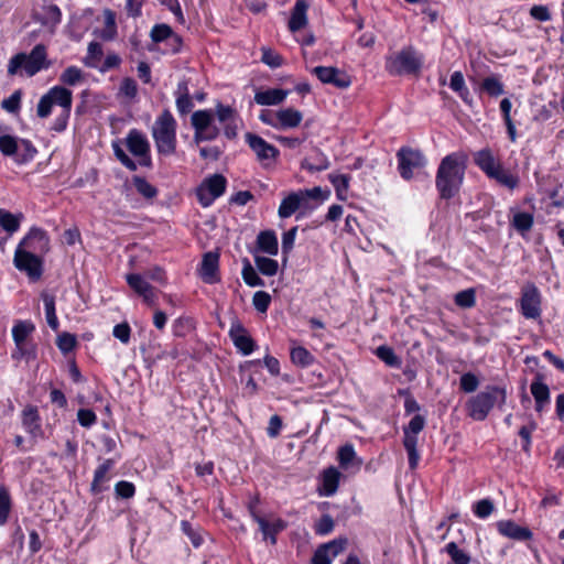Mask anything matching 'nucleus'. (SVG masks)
<instances>
[{
	"mask_svg": "<svg viewBox=\"0 0 564 564\" xmlns=\"http://www.w3.org/2000/svg\"><path fill=\"white\" fill-rule=\"evenodd\" d=\"M33 241L40 243L41 250L47 249L48 238L46 232L40 228H32L17 248L13 263L19 271L25 272L31 280L36 281L42 275V261L32 252L23 249V247L33 248Z\"/></svg>",
	"mask_w": 564,
	"mask_h": 564,
	"instance_id": "nucleus-2",
	"label": "nucleus"
},
{
	"mask_svg": "<svg viewBox=\"0 0 564 564\" xmlns=\"http://www.w3.org/2000/svg\"><path fill=\"white\" fill-rule=\"evenodd\" d=\"M466 165L467 155L463 152H453L442 159L435 177L441 198L451 199L459 192Z\"/></svg>",
	"mask_w": 564,
	"mask_h": 564,
	"instance_id": "nucleus-1",
	"label": "nucleus"
},
{
	"mask_svg": "<svg viewBox=\"0 0 564 564\" xmlns=\"http://www.w3.org/2000/svg\"><path fill=\"white\" fill-rule=\"evenodd\" d=\"M530 390L535 400V411L540 413L550 403V389L542 381V377L538 375L531 383Z\"/></svg>",
	"mask_w": 564,
	"mask_h": 564,
	"instance_id": "nucleus-19",
	"label": "nucleus"
},
{
	"mask_svg": "<svg viewBox=\"0 0 564 564\" xmlns=\"http://www.w3.org/2000/svg\"><path fill=\"white\" fill-rule=\"evenodd\" d=\"M132 182L138 193L142 195L144 198L151 199L158 195L156 187L150 184L144 177L133 176Z\"/></svg>",
	"mask_w": 564,
	"mask_h": 564,
	"instance_id": "nucleus-41",
	"label": "nucleus"
},
{
	"mask_svg": "<svg viewBox=\"0 0 564 564\" xmlns=\"http://www.w3.org/2000/svg\"><path fill=\"white\" fill-rule=\"evenodd\" d=\"M356 459V452L352 445L347 444L338 451V462L343 468H348Z\"/></svg>",
	"mask_w": 564,
	"mask_h": 564,
	"instance_id": "nucleus-53",
	"label": "nucleus"
},
{
	"mask_svg": "<svg viewBox=\"0 0 564 564\" xmlns=\"http://www.w3.org/2000/svg\"><path fill=\"white\" fill-rule=\"evenodd\" d=\"M257 245L259 250L262 252H265L270 256L278 254L279 251V245H278V238L272 230H264L261 231L257 237Z\"/></svg>",
	"mask_w": 564,
	"mask_h": 564,
	"instance_id": "nucleus-26",
	"label": "nucleus"
},
{
	"mask_svg": "<svg viewBox=\"0 0 564 564\" xmlns=\"http://www.w3.org/2000/svg\"><path fill=\"white\" fill-rule=\"evenodd\" d=\"M288 96V90L273 88V89H267L263 91H257L254 95V101L258 105L263 106H272V105H279Z\"/></svg>",
	"mask_w": 564,
	"mask_h": 564,
	"instance_id": "nucleus-23",
	"label": "nucleus"
},
{
	"mask_svg": "<svg viewBox=\"0 0 564 564\" xmlns=\"http://www.w3.org/2000/svg\"><path fill=\"white\" fill-rule=\"evenodd\" d=\"M316 75L323 84L333 85L340 89L347 88L351 84V77L348 73H316Z\"/></svg>",
	"mask_w": 564,
	"mask_h": 564,
	"instance_id": "nucleus-31",
	"label": "nucleus"
},
{
	"mask_svg": "<svg viewBox=\"0 0 564 564\" xmlns=\"http://www.w3.org/2000/svg\"><path fill=\"white\" fill-rule=\"evenodd\" d=\"M229 336L235 347L242 355H250L254 350V340L250 337L247 329L242 326L241 323L235 322L231 324V327L229 329Z\"/></svg>",
	"mask_w": 564,
	"mask_h": 564,
	"instance_id": "nucleus-15",
	"label": "nucleus"
},
{
	"mask_svg": "<svg viewBox=\"0 0 564 564\" xmlns=\"http://www.w3.org/2000/svg\"><path fill=\"white\" fill-rule=\"evenodd\" d=\"M328 180L335 187L337 197L341 200L346 199L350 176L347 174H329Z\"/></svg>",
	"mask_w": 564,
	"mask_h": 564,
	"instance_id": "nucleus-36",
	"label": "nucleus"
},
{
	"mask_svg": "<svg viewBox=\"0 0 564 564\" xmlns=\"http://www.w3.org/2000/svg\"><path fill=\"white\" fill-rule=\"evenodd\" d=\"M102 46L98 42H91L88 45V54L86 56V66L95 68L98 67L102 57Z\"/></svg>",
	"mask_w": 564,
	"mask_h": 564,
	"instance_id": "nucleus-46",
	"label": "nucleus"
},
{
	"mask_svg": "<svg viewBox=\"0 0 564 564\" xmlns=\"http://www.w3.org/2000/svg\"><path fill=\"white\" fill-rule=\"evenodd\" d=\"M473 510L476 517L485 519L494 512L495 505L490 499L486 498L477 501L474 505Z\"/></svg>",
	"mask_w": 564,
	"mask_h": 564,
	"instance_id": "nucleus-54",
	"label": "nucleus"
},
{
	"mask_svg": "<svg viewBox=\"0 0 564 564\" xmlns=\"http://www.w3.org/2000/svg\"><path fill=\"white\" fill-rule=\"evenodd\" d=\"M112 335L122 344L127 345L130 341L131 328L129 324L126 322L117 324L113 327Z\"/></svg>",
	"mask_w": 564,
	"mask_h": 564,
	"instance_id": "nucleus-62",
	"label": "nucleus"
},
{
	"mask_svg": "<svg viewBox=\"0 0 564 564\" xmlns=\"http://www.w3.org/2000/svg\"><path fill=\"white\" fill-rule=\"evenodd\" d=\"M0 151L6 156L14 155L18 151L17 138L9 134L0 135Z\"/></svg>",
	"mask_w": 564,
	"mask_h": 564,
	"instance_id": "nucleus-52",
	"label": "nucleus"
},
{
	"mask_svg": "<svg viewBox=\"0 0 564 564\" xmlns=\"http://www.w3.org/2000/svg\"><path fill=\"white\" fill-rule=\"evenodd\" d=\"M300 208L307 207L303 200V195L299 191L291 193L281 202L278 214L281 218H289Z\"/></svg>",
	"mask_w": 564,
	"mask_h": 564,
	"instance_id": "nucleus-20",
	"label": "nucleus"
},
{
	"mask_svg": "<svg viewBox=\"0 0 564 564\" xmlns=\"http://www.w3.org/2000/svg\"><path fill=\"white\" fill-rule=\"evenodd\" d=\"M214 120V116L212 110H197L193 112L191 118V123L195 130V132H198L205 128H208L212 126Z\"/></svg>",
	"mask_w": 564,
	"mask_h": 564,
	"instance_id": "nucleus-38",
	"label": "nucleus"
},
{
	"mask_svg": "<svg viewBox=\"0 0 564 564\" xmlns=\"http://www.w3.org/2000/svg\"><path fill=\"white\" fill-rule=\"evenodd\" d=\"M113 153L116 158L120 161V163L129 169L130 171L137 170V163L124 152L121 145L118 142L112 144Z\"/></svg>",
	"mask_w": 564,
	"mask_h": 564,
	"instance_id": "nucleus-57",
	"label": "nucleus"
},
{
	"mask_svg": "<svg viewBox=\"0 0 564 564\" xmlns=\"http://www.w3.org/2000/svg\"><path fill=\"white\" fill-rule=\"evenodd\" d=\"M50 65L46 61L45 47L41 44L36 45L30 54L19 53L14 55L8 65V70H41Z\"/></svg>",
	"mask_w": 564,
	"mask_h": 564,
	"instance_id": "nucleus-6",
	"label": "nucleus"
},
{
	"mask_svg": "<svg viewBox=\"0 0 564 564\" xmlns=\"http://www.w3.org/2000/svg\"><path fill=\"white\" fill-rule=\"evenodd\" d=\"M176 127V120L167 109L163 110L155 119L152 127V137L160 154L169 156L175 153Z\"/></svg>",
	"mask_w": 564,
	"mask_h": 564,
	"instance_id": "nucleus-3",
	"label": "nucleus"
},
{
	"mask_svg": "<svg viewBox=\"0 0 564 564\" xmlns=\"http://www.w3.org/2000/svg\"><path fill=\"white\" fill-rule=\"evenodd\" d=\"M254 262L258 270L264 275L272 276L278 272L279 264L273 259L257 256Z\"/></svg>",
	"mask_w": 564,
	"mask_h": 564,
	"instance_id": "nucleus-45",
	"label": "nucleus"
},
{
	"mask_svg": "<svg viewBox=\"0 0 564 564\" xmlns=\"http://www.w3.org/2000/svg\"><path fill=\"white\" fill-rule=\"evenodd\" d=\"M22 425L33 440L44 437L41 417L36 406L28 405L24 408L22 411Z\"/></svg>",
	"mask_w": 564,
	"mask_h": 564,
	"instance_id": "nucleus-16",
	"label": "nucleus"
},
{
	"mask_svg": "<svg viewBox=\"0 0 564 564\" xmlns=\"http://www.w3.org/2000/svg\"><path fill=\"white\" fill-rule=\"evenodd\" d=\"M308 3L306 0H296L292 11L291 17L288 23L289 30L292 33H295L302 29H304L307 23V10H308Z\"/></svg>",
	"mask_w": 564,
	"mask_h": 564,
	"instance_id": "nucleus-18",
	"label": "nucleus"
},
{
	"mask_svg": "<svg viewBox=\"0 0 564 564\" xmlns=\"http://www.w3.org/2000/svg\"><path fill=\"white\" fill-rule=\"evenodd\" d=\"M119 93L127 98H134L138 93L137 83L132 78L126 77L120 85Z\"/></svg>",
	"mask_w": 564,
	"mask_h": 564,
	"instance_id": "nucleus-64",
	"label": "nucleus"
},
{
	"mask_svg": "<svg viewBox=\"0 0 564 564\" xmlns=\"http://www.w3.org/2000/svg\"><path fill=\"white\" fill-rule=\"evenodd\" d=\"M56 345L63 354L72 351L76 346V337L69 333L58 335Z\"/></svg>",
	"mask_w": 564,
	"mask_h": 564,
	"instance_id": "nucleus-58",
	"label": "nucleus"
},
{
	"mask_svg": "<svg viewBox=\"0 0 564 564\" xmlns=\"http://www.w3.org/2000/svg\"><path fill=\"white\" fill-rule=\"evenodd\" d=\"M11 510V498L4 487H0V525L7 523Z\"/></svg>",
	"mask_w": 564,
	"mask_h": 564,
	"instance_id": "nucleus-50",
	"label": "nucleus"
},
{
	"mask_svg": "<svg viewBox=\"0 0 564 564\" xmlns=\"http://www.w3.org/2000/svg\"><path fill=\"white\" fill-rule=\"evenodd\" d=\"M245 283L249 286H263L264 281L258 275L248 259L243 260V267L241 271Z\"/></svg>",
	"mask_w": 564,
	"mask_h": 564,
	"instance_id": "nucleus-40",
	"label": "nucleus"
},
{
	"mask_svg": "<svg viewBox=\"0 0 564 564\" xmlns=\"http://www.w3.org/2000/svg\"><path fill=\"white\" fill-rule=\"evenodd\" d=\"M475 164L489 176L501 164L492 154L491 150L486 148L479 150L474 155Z\"/></svg>",
	"mask_w": 564,
	"mask_h": 564,
	"instance_id": "nucleus-22",
	"label": "nucleus"
},
{
	"mask_svg": "<svg viewBox=\"0 0 564 564\" xmlns=\"http://www.w3.org/2000/svg\"><path fill=\"white\" fill-rule=\"evenodd\" d=\"M481 89L491 97H498L505 93L502 83L494 76L484 79Z\"/></svg>",
	"mask_w": 564,
	"mask_h": 564,
	"instance_id": "nucleus-49",
	"label": "nucleus"
},
{
	"mask_svg": "<svg viewBox=\"0 0 564 564\" xmlns=\"http://www.w3.org/2000/svg\"><path fill=\"white\" fill-rule=\"evenodd\" d=\"M54 105L62 107V111L70 112L72 109V91L62 86H55L47 91Z\"/></svg>",
	"mask_w": 564,
	"mask_h": 564,
	"instance_id": "nucleus-24",
	"label": "nucleus"
},
{
	"mask_svg": "<svg viewBox=\"0 0 564 564\" xmlns=\"http://www.w3.org/2000/svg\"><path fill=\"white\" fill-rule=\"evenodd\" d=\"M0 226L8 232L13 234L20 227V218L13 214L0 209Z\"/></svg>",
	"mask_w": 564,
	"mask_h": 564,
	"instance_id": "nucleus-44",
	"label": "nucleus"
},
{
	"mask_svg": "<svg viewBox=\"0 0 564 564\" xmlns=\"http://www.w3.org/2000/svg\"><path fill=\"white\" fill-rule=\"evenodd\" d=\"M403 446L408 453L409 467L413 470L417 467L420 454L417 452V434L403 432Z\"/></svg>",
	"mask_w": 564,
	"mask_h": 564,
	"instance_id": "nucleus-29",
	"label": "nucleus"
},
{
	"mask_svg": "<svg viewBox=\"0 0 564 564\" xmlns=\"http://www.w3.org/2000/svg\"><path fill=\"white\" fill-rule=\"evenodd\" d=\"M291 359L293 364L301 367H307L314 361L313 355L304 347L293 348L291 350Z\"/></svg>",
	"mask_w": 564,
	"mask_h": 564,
	"instance_id": "nucleus-42",
	"label": "nucleus"
},
{
	"mask_svg": "<svg viewBox=\"0 0 564 564\" xmlns=\"http://www.w3.org/2000/svg\"><path fill=\"white\" fill-rule=\"evenodd\" d=\"M449 87L459 95V97L462 98V100L465 102V104H468L470 105L471 101H473V98L470 96V93L467 88V86L465 85V79L462 75V73H454L452 78H451V83H449Z\"/></svg>",
	"mask_w": 564,
	"mask_h": 564,
	"instance_id": "nucleus-35",
	"label": "nucleus"
},
{
	"mask_svg": "<svg viewBox=\"0 0 564 564\" xmlns=\"http://www.w3.org/2000/svg\"><path fill=\"white\" fill-rule=\"evenodd\" d=\"M127 282L129 286L139 295L143 294L150 288H152L149 282L140 274H128Z\"/></svg>",
	"mask_w": 564,
	"mask_h": 564,
	"instance_id": "nucleus-51",
	"label": "nucleus"
},
{
	"mask_svg": "<svg viewBox=\"0 0 564 564\" xmlns=\"http://www.w3.org/2000/svg\"><path fill=\"white\" fill-rule=\"evenodd\" d=\"M302 119V112L293 108L281 109L278 111L279 129L296 128L300 126Z\"/></svg>",
	"mask_w": 564,
	"mask_h": 564,
	"instance_id": "nucleus-25",
	"label": "nucleus"
},
{
	"mask_svg": "<svg viewBox=\"0 0 564 564\" xmlns=\"http://www.w3.org/2000/svg\"><path fill=\"white\" fill-rule=\"evenodd\" d=\"M339 478L340 473L337 468L333 466L326 468L322 475V488L319 489V494L326 497L333 496L338 489Z\"/></svg>",
	"mask_w": 564,
	"mask_h": 564,
	"instance_id": "nucleus-21",
	"label": "nucleus"
},
{
	"mask_svg": "<svg viewBox=\"0 0 564 564\" xmlns=\"http://www.w3.org/2000/svg\"><path fill=\"white\" fill-rule=\"evenodd\" d=\"M497 530L501 535L517 541H528L532 538L530 529L521 527L512 520L498 521Z\"/></svg>",
	"mask_w": 564,
	"mask_h": 564,
	"instance_id": "nucleus-17",
	"label": "nucleus"
},
{
	"mask_svg": "<svg viewBox=\"0 0 564 564\" xmlns=\"http://www.w3.org/2000/svg\"><path fill=\"white\" fill-rule=\"evenodd\" d=\"M459 386L464 392L471 393L477 390L479 380L474 373L467 372L460 377Z\"/></svg>",
	"mask_w": 564,
	"mask_h": 564,
	"instance_id": "nucleus-59",
	"label": "nucleus"
},
{
	"mask_svg": "<svg viewBox=\"0 0 564 564\" xmlns=\"http://www.w3.org/2000/svg\"><path fill=\"white\" fill-rule=\"evenodd\" d=\"M42 300L45 307L46 322L52 329L57 330L58 319L55 313V297L51 294L43 293Z\"/></svg>",
	"mask_w": 564,
	"mask_h": 564,
	"instance_id": "nucleus-37",
	"label": "nucleus"
},
{
	"mask_svg": "<svg viewBox=\"0 0 564 564\" xmlns=\"http://www.w3.org/2000/svg\"><path fill=\"white\" fill-rule=\"evenodd\" d=\"M227 181L221 174H214L207 177L198 186L196 196L203 207L210 206L214 200L220 197L226 189Z\"/></svg>",
	"mask_w": 564,
	"mask_h": 564,
	"instance_id": "nucleus-7",
	"label": "nucleus"
},
{
	"mask_svg": "<svg viewBox=\"0 0 564 564\" xmlns=\"http://www.w3.org/2000/svg\"><path fill=\"white\" fill-rule=\"evenodd\" d=\"M520 312L528 319L541 316V294L533 283L525 284L521 290Z\"/></svg>",
	"mask_w": 564,
	"mask_h": 564,
	"instance_id": "nucleus-9",
	"label": "nucleus"
},
{
	"mask_svg": "<svg viewBox=\"0 0 564 564\" xmlns=\"http://www.w3.org/2000/svg\"><path fill=\"white\" fill-rule=\"evenodd\" d=\"M199 276L208 284H215L220 281L218 252L209 251L203 256Z\"/></svg>",
	"mask_w": 564,
	"mask_h": 564,
	"instance_id": "nucleus-13",
	"label": "nucleus"
},
{
	"mask_svg": "<svg viewBox=\"0 0 564 564\" xmlns=\"http://www.w3.org/2000/svg\"><path fill=\"white\" fill-rule=\"evenodd\" d=\"M271 303V296L264 291H258L253 294L252 304L254 308L260 313H265Z\"/></svg>",
	"mask_w": 564,
	"mask_h": 564,
	"instance_id": "nucleus-56",
	"label": "nucleus"
},
{
	"mask_svg": "<svg viewBox=\"0 0 564 564\" xmlns=\"http://www.w3.org/2000/svg\"><path fill=\"white\" fill-rule=\"evenodd\" d=\"M35 330V326L31 321H18L12 327V338L15 345L11 354L12 359L26 361L36 358V347L30 339Z\"/></svg>",
	"mask_w": 564,
	"mask_h": 564,
	"instance_id": "nucleus-5",
	"label": "nucleus"
},
{
	"mask_svg": "<svg viewBox=\"0 0 564 564\" xmlns=\"http://www.w3.org/2000/svg\"><path fill=\"white\" fill-rule=\"evenodd\" d=\"M506 401L507 392L505 388L488 386L467 402V412L471 419L484 421L495 404L502 406Z\"/></svg>",
	"mask_w": 564,
	"mask_h": 564,
	"instance_id": "nucleus-4",
	"label": "nucleus"
},
{
	"mask_svg": "<svg viewBox=\"0 0 564 564\" xmlns=\"http://www.w3.org/2000/svg\"><path fill=\"white\" fill-rule=\"evenodd\" d=\"M112 466L113 462L111 459H107L95 470L94 480L91 482V490L94 492L101 491V484L107 480V475Z\"/></svg>",
	"mask_w": 564,
	"mask_h": 564,
	"instance_id": "nucleus-39",
	"label": "nucleus"
},
{
	"mask_svg": "<svg viewBox=\"0 0 564 564\" xmlns=\"http://www.w3.org/2000/svg\"><path fill=\"white\" fill-rule=\"evenodd\" d=\"M245 139L250 149L256 154L258 161L263 165L274 161L278 158L279 150L274 145L268 143L261 137L251 132H247Z\"/></svg>",
	"mask_w": 564,
	"mask_h": 564,
	"instance_id": "nucleus-10",
	"label": "nucleus"
},
{
	"mask_svg": "<svg viewBox=\"0 0 564 564\" xmlns=\"http://www.w3.org/2000/svg\"><path fill=\"white\" fill-rule=\"evenodd\" d=\"M126 144L131 154L140 158V164L150 165V143L147 137L139 130L132 129L126 138Z\"/></svg>",
	"mask_w": 564,
	"mask_h": 564,
	"instance_id": "nucleus-11",
	"label": "nucleus"
},
{
	"mask_svg": "<svg viewBox=\"0 0 564 564\" xmlns=\"http://www.w3.org/2000/svg\"><path fill=\"white\" fill-rule=\"evenodd\" d=\"M150 36L154 43L170 42L172 44H180V37L167 24H155L150 32Z\"/></svg>",
	"mask_w": 564,
	"mask_h": 564,
	"instance_id": "nucleus-28",
	"label": "nucleus"
},
{
	"mask_svg": "<svg viewBox=\"0 0 564 564\" xmlns=\"http://www.w3.org/2000/svg\"><path fill=\"white\" fill-rule=\"evenodd\" d=\"M533 215L525 212H518L513 215L511 226L520 234L524 235L533 226Z\"/></svg>",
	"mask_w": 564,
	"mask_h": 564,
	"instance_id": "nucleus-34",
	"label": "nucleus"
},
{
	"mask_svg": "<svg viewBox=\"0 0 564 564\" xmlns=\"http://www.w3.org/2000/svg\"><path fill=\"white\" fill-rule=\"evenodd\" d=\"M261 61L271 68L283 66L282 57L271 48L262 47Z\"/></svg>",
	"mask_w": 564,
	"mask_h": 564,
	"instance_id": "nucleus-55",
	"label": "nucleus"
},
{
	"mask_svg": "<svg viewBox=\"0 0 564 564\" xmlns=\"http://www.w3.org/2000/svg\"><path fill=\"white\" fill-rule=\"evenodd\" d=\"M21 96V90H15L9 98L2 100V109L11 113L17 112L20 109Z\"/></svg>",
	"mask_w": 564,
	"mask_h": 564,
	"instance_id": "nucleus-60",
	"label": "nucleus"
},
{
	"mask_svg": "<svg viewBox=\"0 0 564 564\" xmlns=\"http://www.w3.org/2000/svg\"><path fill=\"white\" fill-rule=\"evenodd\" d=\"M62 12L55 4H50L43 8L39 13L37 20L46 28L54 30L61 22Z\"/></svg>",
	"mask_w": 564,
	"mask_h": 564,
	"instance_id": "nucleus-30",
	"label": "nucleus"
},
{
	"mask_svg": "<svg viewBox=\"0 0 564 564\" xmlns=\"http://www.w3.org/2000/svg\"><path fill=\"white\" fill-rule=\"evenodd\" d=\"M301 165L303 169L310 172H321L327 170L330 163L328 158L323 152L315 150L314 154L305 158Z\"/></svg>",
	"mask_w": 564,
	"mask_h": 564,
	"instance_id": "nucleus-27",
	"label": "nucleus"
},
{
	"mask_svg": "<svg viewBox=\"0 0 564 564\" xmlns=\"http://www.w3.org/2000/svg\"><path fill=\"white\" fill-rule=\"evenodd\" d=\"M392 67L403 70H419L424 66L423 56L412 46L404 47L390 57Z\"/></svg>",
	"mask_w": 564,
	"mask_h": 564,
	"instance_id": "nucleus-12",
	"label": "nucleus"
},
{
	"mask_svg": "<svg viewBox=\"0 0 564 564\" xmlns=\"http://www.w3.org/2000/svg\"><path fill=\"white\" fill-rule=\"evenodd\" d=\"M376 355L390 367L399 368L401 366V359L389 346H379L377 348Z\"/></svg>",
	"mask_w": 564,
	"mask_h": 564,
	"instance_id": "nucleus-43",
	"label": "nucleus"
},
{
	"mask_svg": "<svg viewBox=\"0 0 564 564\" xmlns=\"http://www.w3.org/2000/svg\"><path fill=\"white\" fill-rule=\"evenodd\" d=\"M446 553L451 556L452 561L455 564H469L470 563V556L460 550L455 542H449L445 546Z\"/></svg>",
	"mask_w": 564,
	"mask_h": 564,
	"instance_id": "nucleus-47",
	"label": "nucleus"
},
{
	"mask_svg": "<svg viewBox=\"0 0 564 564\" xmlns=\"http://www.w3.org/2000/svg\"><path fill=\"white\" fill-rule=\"evenodd\" d=\"M455 304L462 308H470L476 304V292L474 289H467L456 293Z\"/></svg>",
	"mask_w": 564,
	"mask_h": 564,
	"instance_id": "nucleus-48",
	"label": "nucleus"
},
{
	"mask_svg": "<svg viewBox=\"0 0 564 564\" xmlns=\"http://www.w3.org/2000/svg\"><path fill=\"white\" fill-rule=\"evenodd\" d=\"M251 517L258 523L264 540H270L271 544L276 543V534L286 528V522L282 519H274L272 522L267 521L264 518L257 514L253 506H249Z\"/></svg>",
	"mask_w": 564,
	"mask_h": 564,
	"instance_id": "nucleus-14",
	"label": "nucleus"
},
{
	"mask_svg": "<svg viewBox=\"0 0 564 564\" xmlns=\"http://www.w3.org/2000/svg\"><path fill=\"white\" fill-rule=\"evenodd\" d=\"M398 169L404 180H411L416 170L425 166L426 160L423 153L411 148H402L397 153Z\"/></svg>",
	"mask_w": 564,
	"mask_h": 564,
	"instance_id": "nucleus-8",
	"label": "nucleus"
},
{
	"mask_svg": "<svg viewBox=\"0 0 564 564\" xmlns=\"http://www.w3.org/2000/svg\"><path fill=\"white\" fill-rule=\"evenodd\" d=\"M219 133V130L216 126H209L208 128H205L198 132H195L194 140L196 143L203 142V141H212L217 138Z\"/></svg>",
	"mask_w": 564,
	"mask_h": 564,
	"instance_id": "nucleus-63",
	"label": "nucleus"
},
{
	"mask_svg": "<svg viewBox=\"0 0 564 564\" xmlns=\"http://www.w3.org/2000/svg\"><path fill=\"white\" fill-rule=\"evenodd\" d=\"M102 14L105 25L99 31V37L105 41H111L117 35L116 14L110 9H105Z\"/></svg>",
	"mask_w": 564,
	"mask_h": 564,
	"instance_id": "nucleus-33",
	"label": "nucleus"
},
{
	"mask_svg": "<svg viewBox=\"0 0 564 564\" xmlns=\"http://www.w3.org/2000/svg\"><path fill=\"white\" fill-rule=\"evenodd\" d=\"M334 529V520L329 514H324L315 524V532L319 535H326Z\"/></svg>",
	"mask_w": 564,
	"mask_h": 564,
	"instance_id": "nucleus-61",
	"label": "nucleus"
},
{
	"mask_svg": "<svg viewBox=\"0 0 564 564\" xmlns=\"http://www.w3.org/2000/svg\"><path fill=\"white\" fill-rule=\"evenodd\" d=\"M488 177L495 180L497 183L509 189H514L519 184L518 176L507 171L502 164H499V166Z\"/></svg>",
	"mask_w": 564,
	"mask_h": 564,
	"instance_id": "nucleus-32",
	"label": "nucleus"
}]
</instances>
